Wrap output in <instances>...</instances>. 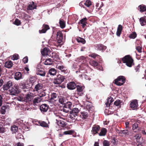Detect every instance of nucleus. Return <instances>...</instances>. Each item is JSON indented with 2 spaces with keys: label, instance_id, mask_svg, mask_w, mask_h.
<instances>
[{
  "label": "nucleus",
  "instance_id": "obj_49",
  "mask_svg": "<svg viewBox=\"0 0 146 146\" xmlns=\"http://www.w3.org/2000/svg\"><path fill=\"white\" fill-rule=\"evenodd\" d=\"M136 36L137 35L136 33L133 32L129 35V37L130 38L134 39L136 38Z\"/></svg>",
  "mask_w": 146,
  "mask_h": 146
},
{
  "label": "nucleus",
  "instance_id": "obj_11",
  "mask_svg": "<svg viewBox=\"0 0 146 146\" xmlns=\"http://www.w3.org/2000/svg\"><path fill=\"white\" fill-rule=\"evenodd\" d=\"M76 87L77 88V91L78 94L80 96H81L83 94L84 86L78 85L76 86Z\"/></svg>",
  "mask_w": 146,
  "mask_h": 146
},
{
  "label": "nucleus",
  "instance_id": "obj_42",
  "mask_svg": "<svg viewBox=\"0 0 146 146\" xmlns=\"http://www.w3.org/2000/svg\"><path fill=\"white\" fill-rule=\"evenodd\" d=\"M88 116V113L85 111H83L82 112L81 115L79 116L80 117V116L83 119L86 118Z\"/></svg>",
  "mask_w": 146,
  "mask_h": 146
},
{
  "label": "nucleus",
  "instance_id": "obj_22",
  "mask_svg": "<svg viewBox=\"0 0 146 146\" xmlns=\"http://www.w3.org/2000/svg\"><path fill=\"white\" fill-rule=\"evenodd\" d=\"M100 129V127L98 125L94 126L92 130L93 134H95L97 133Z\"/></svg>",
  "mask_w": 146,
  "mask_h": 146
},
{
  "label": "nucleus",
  "instance_id": "obj_12",
  "mask_svg": "<svg viewBox=\"0 0 146 146\" xmlns=\"http://www.w3.org/2000/svg\"><path fill=\"white\" fill-rule=\"evenodd\" d=\"M76 84L73 82L68 83L67 84V88L70 90H73L76 87Z\"/></svg>",
  "mask_w": 146,
  "mask_h": 146
},
{
  "label": "nucleus",
  "instance_id": "obj_1",
  "mask_svg": "<svg viewBox=\"0 0 146 146\" xmlns=\"http://www.w3.org/2000/svg\"><path fill=\"white\" fill-rule=\"evenodd\" d=\"M79 111V109L77 108H75L70 111V117L72 120L79 121L80 120V116L78 115Z\"/></svg>",
  "mask_w": 146,
  "mask_h": 146
},
{
  "label": "nucleus",
  "instance_id": "obj_55",
  "mask_svg": "<svg viewBox=\"0 0 146 146\" xmlns=\"http://www.w3.org/2000/svg\"><path fill=\"white\" fill-rule=\"evenodd\" d=\"M14 24L17 26H19L21 24L20 21L18 19H16L14 22Z\"/></svg>",
  "mask_w": 146,
  "mask_h": 146
},
{
  "label": "nucleus",
  "instance_id": "obj_51",
  "mask_svg": "<svg viewBox=\"0 0 146 146\" xmlns=\"http://www.w3.org/2000/svg\"><path fill=\"white\" fill-rule=\"evenodd\" d=\"M121 102L120 100H117L114 102V104L116 106H120Z\"/></svg>",
  "mask_w": 146,
  "mask_h": 146
},
{
  "label": "nucleus",
  "instance_id": "obj_39",
  "mask_svg": "<svg viewBox=\"0 0 146 146\" xmlns=\"http://www.w3.org/2000/svg\"><path fill=\"white\" fill-rule=\"evenodd\" d=\"M27 84H26L23 82H21L19 84V85L21 88L23 89H27L28 88L27 86Z\"/></svg>",
  "mask_w": 146,
  "mask_h": 146
},
{
  "label": "nucleus",
  "instance_id": "obj_23",
  "mask_svg": "<svg viewBox=\"0 0 146 146\" xmlns=\"http://www.w3.org/2000/svg\"><path fill=\"white\" fill-rule=\"evenodd\" d=\"M84 4L87 7H89L92 4L91 1L90 0H87L85 2H83L80 3L79 5H81Z\"/></svg>",
  "mask_w": 146,
  "mask_h": 146
},
{
  "label": "nucleus",
  "instance_id": "obj_24",
  "mask_svg": "<svg viewBox=\"0 0 146 146\" xmlns=\"http://www.w3.org/2000/svg\"><path fill=\"white\" fill-rule=\"evenodd\" d=\"M72 103L70 102H67L66 103L64 104V108H68L71 110L72 108Z\"/></svg>",
  "mask_w": 146,
  "mask_h": 146
},
{
  "label": "nucleus",
  "instance_id": "obj_15",
  "mask_svg": "<svg viewBox=\"0 0 146 146\" xmlns=\"http://www.w3.org/2000/svg\"><path fill=\"white\" fill-rule=\"evenodd\" d=\"M42 100L40 97L37 96L35 97L33 100V104L34 106H37Z\"/></svg>",
  "mask_w": 146,
  "mask_h": 146
},
{
  "label": "nucleus",
  "instance_id": "obj_48",
  "mask_svg": "<svg viewBox=\"0 0 146 146\" xmlns=\"http://www.w3.org/2000/svg\"><path fill=\"white\" fill-rule=\"evenodd\" d=\"M44 69L43 68L42 66L40 64L37 65L36 67V72L40 70H42Z\"/></svg>",
  "mask_w": 146,
  "mask_h": 146
},
{
  "label": "nucleus",
  "instance_id": "obj_64",
  "mask_svg": "<svg viewBox=\"0 0 146 146\" xmlns=\"http://www.w3.org/2000/svg\"><path fill=\"white\" fill-rule=\"evenodd\" d=\"M138 126V124L137 123H135L133 125V130L137 128Z\"/></svg>",
  "mask_w": 146,
  "mask_h": 146
},
{
  "label": "nucleus",
  "instance_id": "obj_45",
  "mask_svg": "<svg viewBox=\"0 0 146 146\" xmlns=\"http://www.w3.org/2000/svg\"><path fill=\"white\" fill-rule=\"evenodd\" d=\"M89 63L90 65L94 67L97 66L98 65V62L94 60L90 61L89 62Z\"/></svg>",
  "mask_w": 146,
  "mask_h": 146
},
{
  "label": "nucleus",
  "instance_id": "obj_28",
  "mask_svg": "<svg viewBox=\"0 0 146 146\" xmlns=\"http://www.w3.org/2000/svg\"><path fill=\"white\" fill-rule=\"evenodd\" d=\"M87 20V18L86 17H85L80 20V23L82 25L83 28H84L86 25Z\"/></svg>",
  "mask_w": 146,
  "mask_h": 146
},
{
  "label": "nucleus",
  "instance_id": "obj_59",
  "mask_svg": "<svg viewBox=\"0 0 146 146\" xmlns=\"http://www.w3.org/2000/svg\"><path fill=\"white\" fill-rule=\"evenodd\" d=\"M5 132V129L2 125H0V133H3Z\"/></svg>",
  "mask_w": 146,
  "mask_h": 146
},
{
  "label": "nucleus",
  "instance_id": "obj_41",
  "mask_svg": "<svg viewBox=\"0 0 146 146\" xmlns=\"http://www.w3.org/2000/svg\"><path fill=\"white\" fill-rule=\"evenodd\" d=\"M59 23L61 28H64L65 27V23L62 19H60Z\"/></svg>",
  "mask_w": 146,
  "mask_h": 146
},
{
  "label": "nucleus",
  "instance_id": "obj_8",
  "mask_svg": "<svg viewBox=\"0 0 146 146\" xmlns=\"http://www.w3.org/2000/svg\"><path fill=\"white\" fill-rule=\"evenodd\" d=\"M9 92L11 95H16L19 93V91L17 89V86H14L9 90Z\"/></svg>",
  "mask_w": 146,
  "mask_h": 146
},
{
  "label": "nucleus",
  "instance_id": "obj_58",
  "mask_svg": "<svg viewBox=\"0 0 146 146\" xmlns=\"http://www.w3.org/2000/svg\"><path fill=\"white\" fill-rule=\"evenodd\" d=\"M89 56L93 58H95L96 57L98 56H99V55L95 53L91 54Z\"/></svg>",
  "mask_w": 146,
  "mask_h": 146
},
{
  "label": "nucleus",
  "instance_id": "obj_27",
  "mask_svg": "<svg viewBox=\"0 0 146 146\" xmlns=\"http://www.w3.org/2000/svg\"><path fill=\"white\" fill-rule=\"evenodd\" d=\"M13 65V64L11 61H7L5 64V67L8 68H10Z\"/></svg>",
  "mask_w": 146,
  "mask_h": 146
},
{
  "label": "nucleus",
  "instance_id": "obj_30",
  "mask_svg": "<svg viewBox=\"0 0 146 146\" xmlns=\"http://www.w3.org/2000/svg\"><path fill=\"white\" fill-rule=\"evenodd\" d=\"M134 137L136 139L137 142L139 143H140L143 139L141 137V135L139 134L136 135Z\"/></svg>",
  "mask_w": 146,
  "mask_h": 146
},
{
  "label": "nucleus",
  "instance_id": "obj_40",
  "mask_svg": "<svg viewBox=\"0 0 146 146\" xmlns=\"http://www.w3.org/2000/svg\"><path fill=\"white\" fill-rule=\"evenodd\" d=\"M139 11L141 12H143L146 11V6L144 5H140L139 6Z\"/></svg>",
  "mask_w": 146,
  "mask_h": 146
},
{
  "label": "nucleus",
  "instance_id": "obj_46",
  "mask_svg": "<svg viewBox=\"0 0 146 146\" xmlns=\"http://www.w3.org/2000/svg\"><path fill=\"white\" fill-rule=\"evenodd\" d=\"M77 40L78 42H81L83 44H84L86 42L84 39L80 37L77 38Z\"/></svg>",
  "mask_w": 146,
  "mask_h": 146
},
{
  "label": "nucleus",
  "instance_id": "obj_14",
  "mask_svg": "<svg viewBox=\"0 0 146 146\" xmlns=\"http://www.w3.org/2000/svg\"><path fill=\"white\" fill-rule=\"evenodd\" d=\"M13 84L11 81H8L7 83L4 84L3 86V89L4 90H7L11 87L13 86Z\"/></svg>",
  "mask_w": 146,
  "mask_h": 146
},
{
  "label": "nucleus",
  "instance_id": "obj_36",
  "mask_svg": "<svg viewBox=\"0 0 146 146\" xmlns=\"http://www.w3.org/2000/svg\"><path fill=\"white\" fill-rule=\"evenodd\" d=\"M118 132L119 133L122 134V136L128 135L129 134V131L127 129Z\"/></svg>",
  "mask_w": 146,
  "mask_h": 146
},
{
  "label": "nucleus",
  "instance_id": "obj_18",
  "mask_svg": "<svg viewBox=\"0 0 146 146\" xmlns=\"http://www.w3.org/2000/svg\"><path fill=\"white\" fill-rule=\"evenodd\" d=\"M50 29L49 26L47 25H44L43 26L42 29L39 31L40 33H45L46 31Z\"/></svg>",
  "mask_w": 146,
  "mask_h": 146
},
{
  "label": "nucleus",
  "instance_id": "obj_37",
  "mask_svg": "<svg viewBox=\"0 0 146 146\" xmlns=\"http://www.w3.org/2000/svg\"><path fill=\"white\" fill-rule=\"evenodd\" d=\"M58 125L62 127H64L66 126V123L64 121L62 120L58 121L57 122Z\"/></svg>",
  "mask_w": 146,
  "mask_h": 146
},
{
  "label": "nucleus",
  "instance_id": "obj_6",
  "mask_svg": "<svg viewBox=\"0 0 146 146\" xmlns=\"http://www.w3.org/2000/svg\"><path fill=\"white\" fill-rule=\"evenodd\" d=\"M95 49L98 51L103 52L106 48V47L102 44H96L94 45Z\"/></svg>",
  "mask_w": 146,
  "mask_h": 146
},
{
  "label": "nucleus",
  "instance_id": "obj_34",
  "mask_svg": "<svg viewBox=\"0 0 146 146\" xmlns=\"http://www.w3.org/2000/svg\"><path fill=\"white\" fill-rule=\"evenodd\" d=\"M36 74L37 75H39L41 76H44L45 75V72L44 69H43L42 70H39L36 72Z\"/></svg>",
  "mask_w": 146,
  "mask_h": 146
},
{
  "label": "nucleus",
  "instance_id": "obj_3",
  "mask_svg": "<svg viewBox=\"0 0 146 146\" xmlns=\"http://www.w3.org/2000/svg\"><path fill=\"white\" fill-rule=\"evenodd\" d=\"M122 60L123 63H125L126 65L129 67H131L133 63V60L129 56H125Z\"/></svg>",
  "mask_w": 146,
  "mask_h": 146
},
{
  "label": "nucleus",
  "instance_id": "obj_26",
  "mask_svg": "<svg viewBox=\"0 0 146 146\" xmlns=\"http://www.w3.org/2000/svg\"><path fill=\"white\" fill-rule=\"evenodd\" d=\"M56 73V69L54 68H51L49 70L48 74H50L51 75L54 76Z\"/></svg>",
  "mask_w": 146,
  "mask_h": 146
},
{
  "label": "nucleus",
  "instance_id": "obj_13",
  "mask_svg": "<svg viewBox=\"0 0 146 146\" xmlns=\"http://www.w3.org/2000/svg\"><path fill=\"white\" fill-rule=\"evenodd\" d=\"M43 87V84L41 83H38L36 84L34 88V91L38 92L39 91H40L42 89Z\"/></svg>",
  "mask_w": 146,
  "mask_h": 146
},
{
  "label": "nucleus",
  "instance_id": "obj_16",
  "mask_svg": "<svg viewBox=\"0 0 146 146\" xmlns=\"http://www.w3.org/2000/svg\"><path fill=\"white\" fill-rule=\"evenodd\" d=\"M85 107L87 110L89 112H91L94 110V107L92 104L89 103H87L85 104Z\"/></svg>",
  "mask_w": 146,
  "mask_h": 146
},
{
  "label": "nucleus",
  "instance_id": "obj_20",
  "mask_svg": "<svg viewBox=\"0 0 146 146\" xmlns=\"http://www.w3.org/2000/svg\"><path fill=\"white\" fill-rule=\"evenodd\" d=\"M15 79L17 80H19L22 78L21 73L20 72H17L15 73Z\"/></svg>",
  "mask_w": 146,
  "mask_h": 146
},
{
  "label": "nucleus",
  "instance_id": "obj_25",
  "mask_svg": "<svg viewBox=\"0 0 146 146\" xmlns=\"http://www.w3.org/2000/svg\"><path fill=\"white\" fill-rule=\"evenodd\" d=\"M122 29V26L121 25H119L116 32V35L118 36H119L120 35Z\"/></svg>",
  "mask_w": 146,
  "mask_h": 146
},
{
  "label": "nucleus",
  "instance_id": "obj_63",
  "mask_svg": "<svg viewBox=\"0 0 146 146\" xmlns=\"http://www.w3.org/2000/svg\"><path fill=\"white\" fill-rule=\"evenodd\" d=\"M16 123L19 125H20L22 124L23 123V120L21 119H19L17 120Z\"/></svg>",
  "mask_w": 146,
  "mask_h": 146
},
{
  "label": "nucleus",
  "instance_id": "obj_47",
  "mask_svg": "<svg viewBox=\"0 0 146 146\" xmlns=\"http://www.w3.org/2000/svg\"><path fill=\"white\" fill-rule=\"evenodd\" d=\"M57 96V95L55 93H53L51 95L50 100H54V101H56L55 99L56 98Z\"/></svg>",
  "mask_w": 146,
  "mask_h": 146
},
{
  "label": "nucleus",
  "instance_id": "obj_57",
  "mask_svg": "<svg viewBox=\"0 0 146 146\" xmlns=\"http://www.w3.org/2000/svg\"><path fill=\"white\" fill-rule=\"evenodd\" d=\"M110 143L107 140H104L103 142V146H109Z\"/></svg>",
  "mask_w": 146,
  "mask_h": 146
},
{
  "label": "nucleus",
  "instance_id": "obj_35",
  "mask_svg": "<svg viewBox=\"0 0 146 146\" xmlns=\"http://www.w3.org/2000/svg\"><path fill=\"white\" fill-rule=\"evenodd\" d=\"M9 106H3L1 109V112L2 114H4L6 112V111L7 110V107H8Z\"/></svg>",
  "mask_w": 146,
  "mask_h": 146
},
{
  "label": "nucleus",
  "instance_id": "obj_61",
  "mask_svg": "<svg viewBox=\"0 0 146 146\" xmlns=\"http://www.w3.org/2000/svg\"><path fill=\"white\" fill-rule=\"evenodd\" d=\"M23 61L25 64L28 61V58L27 56H26L23 59Z\"/></svg>",
  "mask_w": 146,
  "mask_h": 146
},
{
  "label": "nucleus",
  "instance_id": "obj_10",
  "mask_svg": "<svg viewBox=\"0 0 146 146\" xmlns=\"http://www.w3.org/2000/svg\"><path fill=\"white\" fill-rule=\"evenodd\" d=\"M36 4L32 1L28 3L27 9L28 10H32L36 9Z\"/></svg>",
  "mask_w": 146,
  "mask_h": 146
},
{
  "label": "nucleus",
  "instance_id": "obj_21",
  "mask_svg": "<svg viewBox=\"0 0 146 146\" xmlns=\"http://www.w3.org/2000/svg\"><path fill=\"white\" fill-rule=\"evenodd\" d=\"M56 68L57 69L60 70L61 72L64 73L66 72V67L64 66L57 65L56 66Z\"/></svg>",
  "mask_w": 146,
  "mask_h": 146
},
{
  "label": "nucleus",
  "instance_id": "obj_33",
  "mask_svg": "<svg viewBox=\"0 0 146 146\" xmlns=\"http://www.w3.org/2000/svg\"><path fill=\"white\" fill-rule=\"evenodd\" d=\"M11 129L13 133H15L18 130V127L15 125L11 126Z\"/></svg>",
  "mask_w": 146,
  "mask_h": 146
},
{
  "label": "nucleus",
  "instance_id": "obj_54",
  "mask_svg": "<svg viewBox=\"0 0 146 146\" xmlns=\"http://www.w3.org/2000/svg\"><path fill=\"white\" fill-rule=\"evenodd\" d=\"M136 49L139 52L141 53L142 52V47L141 46H136Z\"/></svg>",
  "mask_w": 146,
  "mask_h": 146
},
{
  "label": "nucleus",
  "instance_id": "obj_5",
  "mask_svg": "<svg viewBox=\"0 0 146 146\" xmlns=\"http://www.w3.org/2000/svg\"><path fill=\"white\" fill-rule=\"evenodd\" d=\"M65 78L63 76L58 75L56 78L54 80L53 83L54 84L59 85L64 81Z\"/></svg>",
  "mask_w": 146,
  "mask_h": 146
},
{
  "label": "nucleus",
  "instance_id": "obj_44",
  "mask_svg": "<svg viewBox=\"0 0 146 146\" xmlns=\"http://www.w3.org/2000/svg\"><path fill=\"white\" fill-rule=\"evenodd\" d=\"M72 132L70 131H64L63 133H60L59 135V137H62L64 135H67L69 134L70 135L72 134Z\"/></svg>",
  "mask_w": 146,
  "mask_h": 146
},
{
  "label": "nucleus",
  "instance_id": "obj_19",
  "mask_svg": "<svg viewBox=\"0 0 146 146\" xmlns=\"http://www.w3.org/2000/svg\"><path fill=\"white\" fill-rule=\"evenodd\" d=\"M41 53L43 56H49L50 54V51L49 49L45 48L41 51Z\"/></svg>",
  "mask_w": 146,
  "mask_h": 146
},
{
  "label": "nucleus",
  "instance_id": "obj_17",
  "mask_svg": "<svg viewBox=\"0 0 146 146\" xmlns=\"http://www.w3.org/2000/svg\"><path fill=\"white\" fill-rule=\"evenodd\" d=\"M48 108V106L46 104H44L40 106V110L42 112H45L47 111Z\"/></svg>",
  "mask_w": 146,
  "mask_h": 146
},
{
  "label": "nucleus",
  "instance_id": "obj_56",
  "mask_svg": "<svg viewBox=\"0 0 146 146\" xmlns=\"http://www.w3.org/2000/svg\"><path fill=\"white\" fill-rule=\"evenodd\" d=\"M19 58V55L17 54H14L13 57L12 58V60H17Z\"/></svg>",
  "mask_w": 146,
  "mask_h": 146
},
{
  "label": "nucleus",
  "instance_id": "obj_9",
  "mask_svg": "<svg viewBox=\"0 0 146 146\" xmlns=\"http://www.w3.org/2000/svg\"><path fill=\"white\" fill-rule=\"evenodd\" d=\"M34 94L33 93L31 92H29L24 97V101L26 102L30 101L31 100V99L34 97Z\"/></svg>",
  "mask_w": 146,
  "mask_h": 146
},
{
  "label": "nucleus",
  "instance_id": "obj_60",
  "mask_svg": "<svg viewBox=\"0 0 146 146\" xmlns=\"http://www.w3.org/2000/svg\"><path fill=\"white\" fill-rule=\"evenodd\" d=\"M29 82L31 83H33L35 81V78L34 77H30L29 79Z\"/></svg>",
  "mask_w": 146,
  "mask_h": 146
},
{
  "label": "nucleus",
  "instance_id": "obj_2",
  "mask_svg": "<svg viewBox=\"0 0 146 146\" xmlns=\"http://www.w3.org/2000/svg\"><path fill=\"white\" fill-rule=\"evenodd\" d=\"M63 35L62 32L58 31L56 34V42L55 43V46L58 47H60L63 44L62 40Z\"/></svg>",
  "mask_w": 146,
  "mask_h": 146
},
{
  "label": "nucleus",
  "instance_id": "obj_43",
  "mask_svg": "<svg viewBox=\"0 0 146 146\" xmlns=\"http://www.w3.org/2000/svg\"><path fill=\"white\" fill-rule=\"evenodd\" d=\"M86 67H87V66L82 65V67H80V69H79V72L81 73H84L85 72V71H86Z\"/></svg>",
  "mask_w": 146,
  "mask_h": 146
},
{
  "label": "nucleus",
  "instance_id": "obj_38",
  "mask_svg": "<svg viewBox=\"0 0 146 146\" xmlns=\"http://www.w3.org/2000/svg\"><path fill=\"white\" fill-rule=\"evenodd\" d=\"M52 61L50 58L47 59L44 62V64L45 65H49L52 64Z\"/></svg>",
  "mask_w": 146,
  "mask_h": 146
},
{
  "label": "nucleus",
  "instance_id": "obj_50",
  "mask_svg": "<svg viewBox=\"0 0 146 146\" xmlns=\"http://www.w3.org/2000/svg\"><path fill=\"white\" fill-rule=\"evenodd\" d=\"M40 125L43 127H48V125L44 121H42L40 123Z\"/></svg>",
  "mask_w": 146,
  "mask_h": 146
},
{
  "label": "nucleus",
  "instance_id": "obj_31",
  "mask_svg": "<svg viewBox=\"0 0 146 146\" xmlns=\"http://www.w3.org/2000/svg\"><path fill=\"white\" fill-rule=\"evenodd\" d=\"M139 21L141 26H144L146 25V19L144 17H141L139 19Z\"/></svg>",
  "mask_w": 146,
  "mask_h": 146
},
{
  "label": "nucleus",
  "instance_id": "obj_53",
  "mask_svg": "<svg viewBox=\"0 0 146 146\" xmlns=\"http://www.w3.org/2000/svg\"><path fill=\"white\" fill-rule=\"evenodd\" d=\"M59 101L61 104H64L65 103V100L63 97H61L59 99Z\"/></svg>",
  "mask_w": 146,
  "mask_h": 146
},
{
  "label": "nucleus",
  "instance_id": "obj_4",
  "mask_svg": "<svg viewBox=\"0 0 146 146\" xmlns=\"http://www.w3.org/2000/svg\"><path fill=\"white\" fill-rule=\"evenodd\" d=\"M125 78L123 76H120L115 80V84L116 85L121 86L125 82Z\"/></svg>",
  "mask_w": 146,
  "mask_h": 146
},
{
  "label": "nucleus",
  "instance_id": "obj_62",
  "mask_svg": "<svg viewBox=\"0 0 146 146\" xmlns=\"http://www.w3.org/2000/svg\"><path fill=\"white\" fill-rule=\"evenodd\" d=\"M107 100H108L110 103L111 104V103L113 101V99L112 98L110 97L108 98Z\"/></svg>",
  "mask_w": 146,
  "mask_h": 146
},
{
  "label": "nucleus",
  "instance_id": "obj_29",
  "mask_svg": "<svg viewBox=\"0 0 146 146\" xmlns=\"http://www.w3.org/2000/svg\"><path fill=\"white\" fill-rule=\"evenodd\" d=\"M86 60V58L84 56H81L78 57L77 59V61L81 63H85Z\"/></svg>",
  "mask_w": 146,
  "mask_h": 146
},
{
  "label": "nucleus",
  "instance_id": "obj_7",
  "mask_svg": "<svg viewBox=\"0 0 146 146\" xmlns=\"http://www.w3.org/2000/svg\"><path fill=\"white\" fill-rule=\"evenodd\" d=\"M130 106L133 110L137 109L138 106L137 100H134L132 101L130 104Z\"/></svg>",
  "mask_w": 146,
  "mask_h": 146
},
{
  "label": "nucleus",
  "instance_id": "obj_32",
  "mask_svg": "<svg viewBox=\"0 0 146 146\" xmlns=\"http://www.w3.org/2000/svg\"><path fill=\"white\" fill-rule=\"evenodd\" d=\"M107 133V130L105 128H102L100 132L99 133V135L100 136H105Z\"/></svg>",
  "mask_w": 146,
  "mask_h": 146
},
{
  "label": "nucleus",
  "instance_id": "obj_52",
  "mask_svg": "<svg viewBox=\"0 0 146 146\" xmlns=\"http://www.w3.org/2000/svg\"><path fill=\"white\" fill-rule=\"evenodd\" d=\"M46 95V94L44 91H42L39 94L38 96L41 98V97L45 96Z\"/></svg>",
  "mask_w": 146,
  "mask_h": 146
}]
</instances>
